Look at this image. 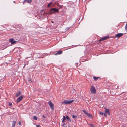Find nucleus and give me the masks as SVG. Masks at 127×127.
Masks as SVG:
<instances>
[{
	"instance_id": "18",
	"label": "nucleus",
	"mask_w": 127,
	"mask_h": 127,
	"mask_svg": "<svg viewBox=\"0 0 127 127\" xmlns=\"http://www.w3.org/2000/svg\"><path fill=\"white\" fill-rule=\"evenodd\" d=\"M52 2H51L49 3H48L47 5V6L48 7H50V5L52 4Z\"/></svg>"
},
{
	"instance_id": "35",
	"label": "nucleus",
	"mask_w": 127,
	"mask_h": 127,
	"mask_svg": "<svg viewBox=\"0 0 127 127\" xmlns=\"http://www.w3.org/2000/svg\"><path fill=\"white\" fill-rule=\"evenodd\" d=\"M13 2L15 3V1H13Z\"/></svg>"
},
{
	"instance_id": "1",
	"label": "nucleus",
	"mask_w": 127,
	"mask_h": 127,
	"mask_svg": "<svg viewBox=\"0 0 127 127\" xmlns=\"http://www.w3.org/2000/svg\"><path fill=\"white\" fill-rule=\"evenodd\" d=\"M49 11L52 14H54L56 12L59 13V10L57 8H52L50 9Z\"/></svg>"
},
{
	"instance_id": "32",
	"label": "nucleus",
	"mask_w": 127,
	"mask_h": 127,
	"mask_svg": "<svg viewBox=\"0 0 127 127\" xmlns=\"http://www.w3.org/2000/svg\"><path fill=\"white\" fill-rule=\"evenodd\" d=\"M43 117L44 118H46V117L44 115H43Z\"/></svg>"
},
{
	"instance_id": "16",
	"label": "nucleus",
	"mask_w": 127,
	"mask_h": 127,
	"mask_svg": "<svg viewBox=\"0 0 127 127\" xmlns=\"http://www.w3.org/2000/svg\"><path fill=\"white\" fill-rule=\"evenodd\" d=\"M15 124L16 122L15 121H14L13 122L12 127H14L15 125Z\"/></svg>"
},
{
	"instance_id": "17",
	"label": "nucleus",
	"mask_w": 127,
	"mask_h": 127,
	"mask_svg": "<svg viewBox=\"0 0 127 127\" xmlns=\"http://www.w3.org/2000/svg\"><path fill=\"white\" fill-rule=\"evenodd\" d=\"M83 112L86 115L88 114V113H87L85 110H83Z\"/></svg>"
},
{
	"instance_id": "8",
	"label": "nucleus",
	"mask_w": 127,
	"mask_h": 127,
	"mask_svg": "<svg viewBox=\"0 0 127 127\" xmlns=\"http://www.w3.org/2000/svg\"><path fill=\"white\" fill-rule=\"evenodd\" d=\"M125 33H119L116 34L115 35L116 37H117L118 38H120L121 37L123 34H125Z\"/></svg>"
},
{
	"instance_id": "12",
	"label": "nucleus",
	"mask_w": 127,
	"mask_h": 127,
	"mask_svg": "<svg viewBox=\"0 0 127 127\" xmlns=\"http://www.w3.org/2000/svg\"><path fill=\"white\" fill-rule=\"evenodd\" d=\"M27 2L28 3H30L32 2L31 0H25L23 2V3H24L25 2Z\"/></svg>"
},
{
	"instance_id": "25",
	"label": "nucleus",
	"mask_w": 127,
	"mask_h": 127,
	"mask_svg": "<svg viewBox=\"0 0 127 127\" xmlns=\"http://www.w3.org/2000/svg\"><path fill=\"white\" fill-rule=\"evenodd\" d=\"M90 125L92 127H95V126L93 125L92 124H90Z\"/></svg>"
},
{
	"instance_id": "37",
	"label": "nucleus",
	"mask_w": 127,
	"mask_h": 127,
	"mask_svg": "<svg viewBox=\"0 0 127 127\" xmlns=\"http://www.w3.org/2000/svg\"><path fill=\"white\" fill-rule=\"evenodd\" d=\"M64 127H67L66 126H65Z\"/></svg>"
},
{
	"instance_id": "22",
	"label": "nucleus",
	"mask_w": 127,
	"mask_h": 127,
	"mask_svg": "<svg viewBox=\"0 0 127 127\" xmlns=\"http://www.w3.org/2000/svg\"><path fill=\"white\" fill-rule=\"evenodd\" d=\"M104 113H103V112H100L99 113V114L100 115H104Z\"/></svg>"
},
{
	"instance_id": "28",
	"label": "nucleus",
	"mask_w": 127,
	"mask_h": 127,
	"mask_svg": "<svg viewBox=\"0 0 127 127\" xmlns=\"http://www.w3.org/2000/svg\"><path fill=\"white\" fill-rule=\"evenodd\" d=\"M36 127H41V126L39 125H38L36 126Z\"/></svg>"
},
{
	"instance_id": "26",
	"label": "nucleus",
	"mask_w": 127,
	"mask_h": 127,
	"mask_svg": "<svg viewBox=\"0 0 127 127\" xmlns=\"http://www.w3.org/2000/svg\"><path fill=\"white\" fill-rule=\"evenodd\" d=\"M12 105V103L11 102H9V105L10 106H11Z\"/></svg>"
},
{
	"instance_id": "27",
	"label": "nucleus",
	"mask_w": 127,
	"mask_h": 127,
	"mask_svg": "<svg viewBox=\"0 0 127 127\" xmlns=\"http://www.w3.org/2000/svg\"><path fill=\"white\" fill-rule=\"evenodd\" d=\"M21 122L20 121H19L18 122V124H19V125H20L21 124Z\"/></svg>"
},
{
	"instance_id": "21",
	"label": "nucleus",
	"mask_w": 127,
	"mask_h": 127,
	"mask_svg": "<svg viewBox=\"0 0 127 127\" xmlns=\"http://www.w3.org/2000/svg\"><path fill=\"white\" fill-rule=\"evenodd\" d=\"M87 116H88L89 117H91L92 116V115L89 113H88V114Z\"/></svg>"
},
{
	"instance_id": "14",
	"label": "nucleus",
	"mask_w": 127,
	"mask_h": 127,
	"mask_svg": "<svg viewBox=\"0 0 127 127\" xmlns=\"http://www.w3.org/2000/svg\"><path fill=\"white\" fill-rule=\"evenodd\" d=\"M100 79V78L99 77H95V76H94L93 77V79H94L95 81H97V80H98V79Z\"/></svg>"
},
{
	"instance_id": "10",
	"label": "nucleus",
	"mask_w": 127,
	"mask_h": 127,
	"mask_svg": "<svg viewBox=\"0 0 127 127\" xmlns=\"http://www.w3.org/2000/svg\"><path fill=\"white\" fill-rule=\"evenodd\" d=\"M105 112L106 113L108 114L109 116L110 115V114L109 111V110L108 109H107L106 108H105Z\"/></svg>"
},
{
	"instance_id": "24",
	"label": "nucleus",
	"mask_w": 127,
	"mask_h": 127,
	"mask_svg": "<svg viewBox=\"0 0 127 127\" xmlns=\"http://www.w3.org/2000/svg\"><path fill=\"white\" fill-rule=\"evenodd\" d=\"M125 29L127 31V24L126 25L125 28Z\"/></svg>"
},
{
	"instance_id": "13",
	"label": "nucleus",
	"mask_w": 127,
	"mask_h": 127,
	"mask_svg": "<svg viewBox=\"0 0 127 127\" xmlns=\"http://www.w3.org/2000/svg\"><path fill=\"white\" fill-rule=\"evenodd\" d=\"M22 92L21 91H20L17 93L16 95V96L18 97L21 94Z\"/></svg>"
},
{
	"instance_id": "15",
	"label": "nucleus",
	"mask_w": 127,
	"mask_h": 127,
	"mask_svg": "<svg viewBox=\"0 0 127 127\" xmlns=\"http://www.w3.org/2000/svg\"><path fill=\"white\" fill-rule=\"evenodd\" d=\"M66 119L68 121H69L70 122H71V120L70 119L69 117L67 116V115H66Z\"/></svg>"
},
{
	"instance_id": "30",
	"label": "nucleus",
	"mask_w": 127,
	"mask_h": 127,
	"mask_svg": "<svg viewBox=\"0 0 127 127\" xmlns=\"http://www.w3.org/2000/svg\"><path fill=\"white\" fill-rule=\"evenodd\" d=\"M69 28H70L67 27L66 28V30H68L69 29Z\"/></svg>"
},
{
	"instance_id": "7",
	"label": "nucleus",
	"mask_w": 127,
	"mask_h": 127,
	"mask_svg": "<svg viewBox=\"0 0 127 127\" xmlns=\"http://www.w3.org/2000/svg\"><path fill=\"white\" fill-rule=\"evenodd\" d=\"M23 96L22 95L21 96H20L16 100V102L17 103H18L21 101L22 99L23 98Z\"/></svg>"
},
{
	"instance_id": "11",
	"label": "nucleus",
	"mask_w": 127,
	"mask_h": 127,
	"mask_svg": "<svg viewBox=\"0 0 127 127\" xmlns=\"http://www.w3.org/2000/svg\"><path fill=\"white\" fill-rule=\"evenodd\" d=\"M55 4L57 5V6H58L59 7H58L57 9H58V10H59L60 8H62V6H61L59 5V4L57 3H56Z\"/></svg>"
},
{
	"instance_id": "23",
	"label": "nucleus",
	"mask_w": 127,
	"mask_h": 127,
	"mask_svg": "<svg viewBox=\"0 0 127 127\" xmlns=\"http://www.w3.org/2000/svg\"><path fill=\"white\" fill-rule=\"evenodd\" d=\"M77 116H76V115H73L72 116V117L73 118H75L76 117H77Z\"/></svg>"
},
{
	"instance_id": "6",
	"label": "nucleus",
	"mask_w": 127,
	"mask_h": 127,
	"mask_svg": "<svg viewBox=\"0 0 127 127\" xmlns=\"http://www.w3.org/2000/svg\"><path fill=\"white\" fill-rule=\"evenodd\" d=\"M9 42L11 43L12 44H15L17 42V41L14 40L13 38L10 39H9Z\"/></svg>"
},
{
	"instance_id": "20",
	"label": "nucleus",
	"mask_w": 127,
	"mask_h": 127,
	"mask_svg": "<svg viewBox=\"0 0 127 127\" xmlns=\"http://www.w3.org/2000/svg\"><path fill=\"white\" fill-rule=\"evenodd\" d=\"M66 117H65V116H63V121H65L66 119Z\"/></svg>"
},
{
	"instance_id": "5",
	"label": "nucleus",
	"mask_w": 127,
	"mask_h": 127,
	"mask_svg": "<svg viewBox=\"0 0 127 127\" xmlns=\"http://www.w3.org/2000/svg\"><path fill=\"white\" fill-rule=\"evenodd\" d=\"M90 91L92 93L95 94L96 93V91L95 88L93 86L91 87Z\"/></svg>"
},
{
	"instance_id": "9",
	"label": "nucleus",
	"mask_w": 127,
	"mask_h": 127,
	"mask_svg": "<svg viewBox=\"0 0 127 127\" xmlns=\"http://www.w3.org/2000/svg\"><path fill=\"white\" fill-rule=\"evenodd\" d=\"M57 52L54 54L55 55H60L63 53V51L61 50L58 51H57Z\"/></svg>"
},
{
	"instance_id": "19",
	"label": "nucleus",
	"mask_w": 127,
	"mask_h": 127,
	"mask_svg": "<svg viewBox=\"0 0 127 127\" xmlns=\"http://www.w3.org/2000/svg\"><path fill=\"white\" fill-rule=\"evenodd\" d=\"M33 119L35 120H37V117L36 116H33Z\"/></svg>"
},
{
	"instance_id": "39",
	"label": "nucleus",
	"mask_w": 127,
	"mask_h": 127,
	"mask_svg": "<svg viewBox=\"0 0 127 127\" xmlns=\"http://www.w3.org/2000/svg\"><path fill=\"white\" fill-rule=\"evenodd\" d=\"M53 7V6H52L51 7Z\"/></svg>"
},
{
	"instance_id": "33",
	"label": "nucleus",
	"mask_w": 127,
	"mask_h": 127,
	"mask_svg": "<svg viewBox=\"0 0 127 127\" xmlns=\"http://www.w3.org/2000/svg\"><path fill=\"white\" fill-rule=\"evenodd\" d=\"M51 23H54V21H51Z\"/></svg>"
},
{
	"instance_id": "29",
	"label": "nucleus",
	"mask_w": 127,
	"mask_h": 127,
	"mask_svg": "<svg viewBox=\"0 0 127 127\" xmlns=\"http://www.w3.org/2000/svg\"><path fill=\"white\" fill-rule=\"evenodd\" d=\"M105 117H107V115H106V114L105 113H104V115H103Z\"/></svg>"
},
{
	"instance_id": "38",
	"label": "nucleus",
	"mask_w": 127,
	"mask_h": 127,
	"mask_svg": "<svg viewBox=\"0 0 127 127\" xmlns=\"http://www.w3.org/2000/svg\"><path fill=\"white\" fill-rule=\"evenodd\" d=\"M25 67V66H24L23 68H24Z\"/></svg>"
},
{
	"instance_id": "3",
	"label": "nucleus",
	"mask_w": 127,
	"mask_h": 127,
	"mask_svg": "<svg viewBox=\"0 0 127 127\" xmlns=\"http://www.w3.org/2000/svg\"><path fill=\"white\" fill-rule=\"evenodd\" d=\"M48 104L49 106H50L51 110H53L54 109V106L53 103L51 101H49L48 102Z\"/></svg>"
},
{
	"instance_id": "2",
	"label": "nucleus",
	"mask_w": 127,
	"mask_h": 127,
	"mask_svg": "<svg viewBox=\"0 0 127 127\" xmlns=\"http://www.w3.org/2000/svg\"><path fill=\"white\" fill-rule=\"evenodd\" d=\"M74 101V100H64L62 103L63 104H68L71 103Z\"/></svg>"
},
{
	"instance_id": "31",
	"label": "nucleus",
	"mask_w": 127,
	"mask_h": 127,
	"mask_svg": "<svg viewBox=\"0 0 127 127\" xmlns=\"http://www.w3.org/2000/svg\"><path fill=\"white\" fill-rule=\"evenodd\" d=\"M65 125V123L63 125H62V126L63 127H65L64 125Z\"/></svg>"
},
{
	"instance_id": "36",
	"label": "nucleus",
	"mask_w": 127,
	"mask_h": 127,
	"mask_svg": "<svg viewBox=\"0 0 127 127\" xmlns=\"http://www.w3.org/2000/svg\"><path fill=\"white\" fill-rule=\"evenodd\" d=\"M68 127H70V126H69V125H68Z\"/></svg>"
},
{
	"instance_id": "4",
	"label": "nucleus",
	"mask_w": 127,
	"mask_h": 127,
	"mask_svg": "<svg viewBox=\"0 0 127 127\" xmlns=\"http://www.w3.org/2000/svg\"><path fill=\"white\" fill-rule=\"evenodd\" d=\"M109 38V36H106L104 37H102L99 40V42L100 43L101 41L106 40V39Z\"/></svg>"
},
{
	"instance_id": "34",
	"label": "nucleus",
	"mask_w": 127,
	"mask_h": 127,
	"mask_svg": "<svg viewBox=\"0 0 127 127\" xmlns=\"http://www.w3.org/2000/svg\"><path fill=\"white\" fill-rule=\"evenodd\" d=\"M64 121H63H63H62V123H64Z\"/></svg>"
}]
</instances>
